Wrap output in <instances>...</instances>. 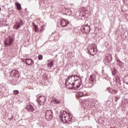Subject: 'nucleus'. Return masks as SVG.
Segmentation results:
<instances>
[{
    "instance_id": "b1692460",
    "label": "nucleus",
    "mask_w": 128,
    "mask_h": 128,
    "mask_svg": "<svg viewBox=\"0 0 128 128\" xmlns=\"http://www.w3.org/2000/svg\"><path fill=\"white\" fill-rule=\"evenodd\" d=\"M116 82L117 84L120 82V77H116Z\"/></svg>"
},
{
    "instance_id": "412c9836",
    "label": "nucleus",
    "mask_w": 128,
    "mask_h": 128,
    "mask_svg": "<svg viewBox=\"0 0 128 128\" xmlns=\"http://www.w3.org/2000/svg\"><path fill=\"white\" fill-rule=\"evenodd\" d=\"M33 26L34 28V32H38V27L34 23H33Z\"/></svg>"
},
{
    "instance_id": "39448f33",
    "label": "nucleus",
    "mask_w": 128,
    "mask_h": 128,
    "mask_svg": "<svg viewBox=\"0 0 128 128\" xmlns=\"http://www.w3.org/2000/svg\"><path fill=\"white\" fill-rule=\"evenodd\" d=\"M88 53L90 56H96V50L94 49V46H90L88 48Z\"/></svg>"
},
{
    "instance_id": "4be33fe9",
    "label": "nucleus",
    "mask_w": 128,
    "mask_h": 128,
    "mask_svg": "<svg viewBox=\"0 0 128 128\" xmlns=\"http://www.w3.org/2000/svg\"><path fill=\"white\" fill-rule=\"evenodd\" d=\"M117 63L120 66H122V62L120 60H117Z\"/></svg>"
},
{
    "instance_id": "f03ea898",
    "label": "nucleus",
    "mask_w": 128,
    "mask_h": 128,
    "mask_svg": "<svg viewBox=\"0 0 128 128\" xmlns=\"http://www.w3.org/2000/svg\"><path fill=\"white\" fill-rule=\"evenodd\" d=\"M52 116H54V114H52V110H47L46 112L45 118L46 120H52Z\"/></svg>"
},
{
    "instance_id": "2f4dec72",
    "label": "nucleus",
    "mask_w": 128,
    "mask_h": 128,
    "mask_svg": "<svg viewBox=\"0 0 128 128\" xmlns=\"http://www.w3.org/2000/svg\"><path fill=\"white\" fill-rule=\"evenodd\" d=\"M112 56H111V60H112Z\"/></svg>"
},
{
    "instance_id": "0eeeda50",
    "label": "nucleus",
    "mask_w": 128,
    "mask_h": 128,
    "mask_svg": "<svg viewBox=\"0 0 128 128\" xmlns=\"http://www.w3.org/2000/svg\"><path fill=\"white\" fill-rule=\"evenodd\" d=\"M14 38L11 36H8V42H6V41L4 42V44L6 46H12V42H14Z\"/></svg>"
},
{
    "instance_id": "f3484780",
    "label": "nucleus",
    "mask_w": 128,
    "mask_h": 128,
    "mask_svg": "<svg viewBox=\"0 0 128 128\" xmlns=\"http://www.w3.org/2000/svg\"><path fill=\"white\" fill-rule=\"evenodd\" d=\"M107 90L109 92H110V94H116V90H114L113 88H108Z\"/></svg>"
},
{
    "instance_id": "a878e982",
    "label": "nucleus",
    "mask_w": 128,
    "mask_h": 128,
    "mask_svg": "<svg viewBox=\"0 0 128 128\" xmlns=\"http://www.w3.org/2000/svg\"><path fill=\"white\" fill-rule=\"evenodd\" d=\"M55 40H60V37L58 36H54V38Z\"/></svg>"
},
{
    "instance_id": "c85d7f7f",
    "label": "nucleus",
    "mask_w": 128,
    "mask_h": 128,
    "mask_svg": "<svg viewBox=\"0 0 128 128\" xmlns=\"http://www.w3.org/2000/svg\"><path fill=\"white\" fill-rule=\"evenodd\" d=\"M118 86H122V83L120 82H118Z\"/></svg>"
},
{
    "instance_id": "393cba45",
    "label": "nucleus",
    "mask_w": 128,
    "mask_h": 128,
    "mask_svg": "<svg viewBox=\"0 0 128 128\" xmlns=\"http://www.w3.org/2000/svg\"><path fill=\"white\" fill-rule=\"evenodd\" d=\"M116 70L114 69L113 71H112V76H116Z\"/></svg>"
},
{
    "instance_id": "1a4fd4ad",
    "label": "nucleus",
    "mask_w": 128,
    "mask_h": 128,
    "mask_svg": "<svg viewBox=\"0 0 128 128\" xmlns=\"http://www.w3.org/2000/svg\"><path fill=\"white\" fill-rule=\"evenodd\" d=\"M20 24H24L22 23V20H20V22H16V24L14 26V28L15 30H18L20 28Z\"/></svg>"
},
{
    "instance_id": "5701e85b",
    "label": "nucleus",
    "mask_w": 128,
    "mask_h": 128,
    "mask_svg": "<svg viewBox=\"0 0 128 128\" xmlns=\"http://www.w3.org/2000/svg\"><path fill=\"white\" fill-rule=\"evenodd\" d=\"M120 96H115V100H116V102H118V100H120Z\"/></svg>"
},
{
    "instance_id": "2eb2a0df",
    "label": "nucleus",
    "mask_w": 128,
    "mask_h": 128,
    "mask_svg": "<svg viewBox=\"0 0 128 128\" xmlns=\"http://www.w3.org/2000/svg\"><path fill=\"white\" fill-rule=\"evenodd\" d=\"M64 14L66 16H70L72 14V12L70 9H66Z\"/></svg>"
},
{
    "instance_id": "9d476101",
    "label": "nucleus",
    "mask_w": 128,
    "mask_h": 128,
    "mask_svg": "<svg viewBox=\"0 0 128 128\" xmlns=\"http://www.w3.org/2000/svg\"><path fill=\"white\" fill-rule=\"evenodd\" d=\"M76 78H78V76L76 75H72L68 76L66 80V82H68V80H71L74 82V78H76Z\"/></svg>"
},
{
    "instance_id": "f257e3e1",
    "label": "nucleus",
    "mask_w": 128,
    "mask_h": 128,
    "mask_svg": "<svg viewBox=\"0 0 128 128\" xmlns=\"http://www.w3.org/2000/svg\"><path fill=\"white\" fill-rule=\"evenodd\" d=\"M60 118L64 124H72V114L66 111H63L60 114Z\"/></svg>"
},
{
    "instance_id": "423d86ee",
    "label": "nucleus",
    "mask_w": 128,
    "mask_h": 128,
    "mask_svg": "<svg viewBox=\"0 0 128 128\" xmlns=\"http://www.w3.org/2000/svg\"><path fill=\"white\" fill-rule=\"evenodd\" d=\"M82 28V32L86 34H88L90 32V26H88V24L85 25Z\"/></svg>"
},
{
    "instance_id": "7c9ffc66",
    "label": "nucleus",
    "mask_w": 128,
    "mask_h": 128,
    "mask_svg": "<svg viewBox=\"0 0 128 128\" xmlns=\"http://www.w3.org/2000/svg\"><path fill=\"white\" fill-rule=\"evenodd\" d=\"M83 96V95H82V96Z\"/></svg>"
},
{
    "instance_id": "aec40b11",
    "label": "nucleus",
    "mask_w": 128,
    "mask_h": 128,
    "mask_svg": "<svg viewBox=\"0 0 128 128\" xmlns=\"http://www.w3.org/2000/svg\"><path fill=\"white\" fill-rule=\"evenodd\" d=\"M52 102H54V104H60V101L56 99H54V100L52 101Z\"/></svg>"
},
{
    "instance_id": "f8f14e48",
    "label": "nucleus",
    "mask_w": 128,
    "mask_h": 128,
    "mask_svg": "<svg viewBox=\"0 0 128 128\" xmlns=\"http://www.w3.org/2000/svg\"><path fill=\"white\" fill-rule=\"evenodd\" d=\"M11 76H17V78H18L20 76V74L18 71L14 70L12 72H11Z\"/></svg>"
},
{
    "instance_id": "cd10ccee",
    "label": "nucleus",
    "mask_w": 128,
    "mask_h": 128,
    "mask_svg": "<svg viewBox=\"0 0 128 128\" xmlns=\"http://www.w3.org/2000/svg\"><path fill=\"white\" fill-rule=\"evenodd\" d=\"M38 60H42V55H39L38 56Z\"/></svg>"
},
{
    "instance_id": "9b49d317",
    "label": "nucleus",
    "mask_w": 128,
    "mask_h": 128,
    "mask_svg": "<svg viewBox=\"0 0 128 128\" xmlns=\"http://www.w3.org/2000/svg\"><path fill=\"white\" fill-rule=\"evenodd\" d=\"M24 62L26 63L28 66H31V64H34V62L32 58H26L25 60H24Z\"/></svg>"
},
{
    "instance_id": "7ed1b4c3",
    "label": "nucleus",
    "mask_w": 128,
    "mask_h": 128,
    "mask_svg": "<svg viewBox=\"0 0 128 128\" xmlns=\"http://www.w3.org/2000/svg\"><path fill=\"white\" fill-rule=\"evenodd\" d=\"M66 84V87L67 88H68L69 90H78V88H80V86H77L76 87L74 86L76 84L73 82H69L68 84V82L66 84Z\"/></svg>"
},
{
    "instance_id": "bb28decb",
    "label": "nucleus",
    "mask_w": 128,
    "mask_h": 128,
    "mask_svg": "<svg viewBox=\"0 0 128 128\" xmlns=\"http://www.w3.org/2000/svg\"><path fill=\"white\" fill-rule=\"evenodd\" d=\"M13 93H14V94H18V90H14L13 92Z\"/></svg>"
},
{
    "instance_id": "c756f323",
    "label": "nucleus",
    "mask_w": 128,
    "mask_h": 128,
    "mask_svg": "<svg viewBox=\"0 0 128 128\" xmlns=\"http://www.w3.org/2000/svg\"><path fill=\"white\" fill-rule=\"evenodd\" d=\"M2 10V8L0 7V10Z\"/></svg>"
},
{
    "instance_id": "dca6fc26",
    "label": "nucleus",
    "mask_w": 128,
    "mask_h": 128,
    "mask_svg": "<svg viewBox=\"0 0 128 128\" xmlns=\"http://www.w3.org/2000/svg\"><path fill=\"white\" fill-rule=\"evenodd\" d=\"M15 5L16 6L18 10H22V5L20 3L16 2Z\"/></svg>"
},
{
    "instance_id": "4468645a",
    "label": "nucleus",
    "mask_w": 128,
    "mask_h": 128,
    "mask_svg": "<svg viewBox=\"0 0 128 128\" xmlns=\"http://www.w3.org/2000/svg\"><path fill=\"white\" fill-rule=\"evenodd\" d=\"M94 76L92 75L90 76V78H89V83L90 84H94Z\"/></svg>"
},
{
    "instance_id": "6ab92c4d",
    "label": "nucleus",
    "mask_w": 128,
    "mask_h": 128,
    "mask_svg": "<svg viewBox=\"0 0 128 128\" xmlns=\"http://www.w3.org/2000/svg\"><path fill=\"white\" fill-rule=\"evenodd\" d=\"M52 66H54V60L49 62L48 64V68H52Z\"/></svg>"
},
{
    "instance_id": "6e6552de",
    "label": "nucleus",
    "mask_w": 128,
    "mask_h": 128,
    "mask_svg": "<svg viewBox=\"0 0 128 128\" xmlns=\"http://www.w3.org/2000/svg\"><path fill=\"white\" fill-rule=\"evenodd\" d=\"M70 24V22L68 20H66L64 19L61 20L60 24L62 26V28H66V26H68V24Z\"/></svg>"
},
{
    "instance_id": "20e7f679",
    "label": "nucleus",
    "mask_w": 128,
    "mask_h": 128,
    "mask_svg": "<svg viewBox=\"0 0 128 128\" xmlns=\"http://www.w3.org/2000/svg\"><path fill=\"white\" fill-rule=\"evenodd\" d=\"M46 96H40L39 97V98L38 99V102L40 104V106H42V104H44L46 102Z\"/></svg>"
},
{
    "instance_id": "a211bd4d",
    "label": "nucleus",
    "mask_w": 128,
    "mask_h": 128,
    "mask_svg": "<svg viewBox=\"0 0 128 128\" xmlns=\"http://www.w3.org/2000/svg\"><path fill=\"white\" fill-rule=\"evenodd\" d=\"M123 80L124 82H125V84H128V74L124 76Z\"/></svg>"
},
{
    "instance_id": "ddd939ff",
    "label": "nucleus",
    "mask_w": 128,
    "mask_h": 128,
    "mask_svg": "<svg viewBox=\"0 0 128 128\" xmlns=\"http://www.w3.org/2000/svg\"><path fill=\"white\" fill-rule=\"evenodd\" d=\"M26 108L28 110H29V112H34V106L32 105H27L26 106Z\"/></svg>"
}]
</instances>
